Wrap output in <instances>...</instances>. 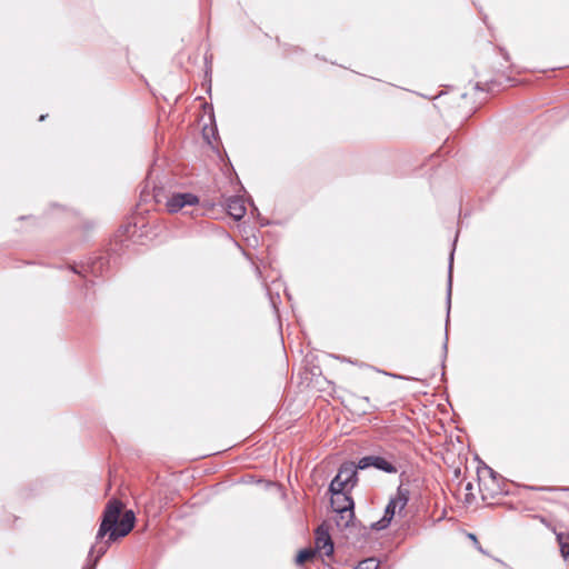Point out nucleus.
Returning <instances> with one entry per match:
<instances>
[{"label": "nucleus", "mask_w": 569, "mask_h": 569, "mask_svg": "<svg viewBox=\"0 0 569 569\" xmlns=\"http://www.w3.org/2000/svg\"><path fill=\"white\" fill-rule=\"evenodd\" d=\"M350 405L355 408V410L367 413L369 409L371 408V405L369 402V398H359V397H351L349 400Z\"/></svg>", "instance_id": "obj_8"}, {"label": "nucleus", "mask_w": 569, "mask_h": 569, "mask_svg": "<svg viewBox=\"0 0 569 569\" xmlns=\"http://www.w3.org/2000/svg\"><path fill=\"white\" fill-rule=\"evenodd\" d=\"M317 552L313 549H303L299 551L296 558L297 565H303L315 557Z\"/></svg>", "instance_id": "obj_10"}, {"label": "nucleus", "mask_w": 569, "mask_h": 569, "mask_svg": "<svg viewBox=\"0 0 569 569\" xmlns=\"http://www.w3.org/2000/svg\"><path fill=\"white\" fill-rule=\"evenodd\" d=\"M345 503H346V502H345L342 499H339L338 505L342 506V505H345Z\"/></svg>", "instance_id": "obj_14"}, {"label": "nucleus", "mask_w": 569, "mask_h": 569, "mask_svg": "<svg viewBox=\"0 0 569 569\" xmlns=\"http://www.w3.org/2000/svg\"><path fill=\"white\" fill-rule=\"evenodd\" d=\"M557 541L560 547L561 556L563 557L565 560H568L569 559V533L558 532Z\"/></svg>", "instance_id": "obj_9"}, {"label": "nucleus", "mask_w": 569, "mask_h": 569, "mask_svg": "<svg viewBox=\"0 0 569 569\" xmlns=\"http://www.w3.org/2000/svg\"><path fill=\"white\" fill-rule=\"evenodd\" d=\"M368 467H375L389 473L397 472L396 467L391 462H389L385 458L376 456L363 457L359 460V469H366Z\"/></svg>", "instance_id": "obj_6"}, {"label": "nucleus", "mask_w": 569, "mask_h": 569, "mask_svg": "<svg viewBox=\"0 0 569 569\" xmlns=\"http://www.w3.org/2000/svg\"><path fill=\"white\" fill-rule=\"evenodd\" d=\"M228 213L236 220L241 219L246 213V207L241 198H230L227 202Z\"/></svg>", "instance_id": "obj_7"}, {"label": "nucleus", "mask_w": 569, "mask_h": 569, "mask_svg": "<svg viewBox=\"0 0 569 569\" xmlns=\"http://www.w3.org/2000/svg\"><path fill=\"white\" fill-rule=\"evenodd\" d=\"M379 562L375 558H369L360 561L356 569H378Z\"/></svg>", "instance_id": "obj_11"}, {"label": "nucleus", "mask_w": 569, "mask_h": 569, "mask_svg": "<svg viewBox=\"0 0 569 569\" xmlns=\"http://www.w3.org/2000/svg\"><path fill=\"white\" fill-rule=\"evenodd\" d=\"M315 551L328 557L333 553V542L331 540L328 529L323 525L316 530Z\"/></svg>", "instance_id": "obj_5"}, {"label": "nucleus", "mask_w": 569, "mask_h": 569, "mask_svg": "<svg viewBox=\"0 0 569 569\" xmlns=\"http://www.w3.org/2000/svg\"><path fill=\"white\" fill-rule=\"evenodd\" d=\"M357 468L353 463H343L337 476L330 483L331 505L335 511L343 513L349 511L351 513L353 508L352 499L347 495L357 482Z\"/></svg>", "instance_id": "obj_2"}, {"label": "nucleus", "mask_w": 569, "mask_h": 569, "mask_svg": "<svg viewBox=\"0 0 569 569\" xmlns=\"http://www.w3.org/2000/svg\"><path fill=\"white\" fill-rule=\"evenodd\" d=\"M409 501V490L402 487L398 488L395 497H392L386 507L383 517L377 522L372 523V529L382 530L386 529L393 517L400 513Z\"/></svg>", "instance_id": "obj_3"}, {"label": "nucleus", "mask_w": 569, "mask_h": 569, "mask_svg": "<svg viewBox=\"0 0 569 569\" xmlns=\"http://www.w3.org/2000/svg\"><path fill=\"white\" fill-rule=\"evenodd\" d=\"M469 537H470V540H475V541H477V539H476V536H475V535H472V533H471V535H469Z\"/></svg>", "instance_id": "obj_13"}, {"label": "nucleus", "mask_w": 569, "mask_h": 569, "mask_svg": "<svg viewBox=\"0 0 569 569\" xmlns=\"http://www.w3.org/2000/svg\"><path fill=\"white\" fill-rule=\"evenodd\" d=\"M199 198L190 192L172 193L166 202V209L169 213H177L186 207L197 206Z\"/></svg>", "instance_id": "obj_4"}, {"label": "nucleus", "mask_w": 569, "mask_h": 569, "mask_svg": "<svg viewBox=\"0 0 569 569\" xmlns=\"http://www.w3.org/2000/svg\"><path fill=\"white\" fill-rule=\"evenodd\" d=\"M471 487H472L471 483L467 485V489H471Z\"/></svg>", "instance_id": "obj_16"}, {"label": "nucleus", "mask_w": 569, "mask_h": 569, "mask_svg": "<svg viewBox=\"0 0 569 569\" xmlns=\"http://www.w3.org/2000/svg\"><path fill=\"white\" fill-rule=\"evenodd\" d=\"M106 550H107V547H99V548L92 547L90 553L92 555V553L97 552V557L94 560V561H97L106 552Z\"/></svg>", "instance_id": "obj_12"}, {"label": "nucleus", "mask_w": 569, "mask_h": 569, "mask_svg": "<svg viewBox=\"0 0 569 569\" xmlns=\"http://www.w3.org/2000/svg\"><path fill=\"white\" fill-rule=\"evenodd\" d=\"M44 118H46V116H41L39 120H40V121H43V120H44Z\"/></svg>", "instance_id": "obj_15"}, {"label": "nucleus", "mask_w": 569, "mask_h": 569, "mask_svg": "<svg viewBox=\"0 0 569 569\" xmlns=\"http://www.w3.org/2000/svg\"><path fill=\"white\" fill-rule=\"evenodd\" d=\"M122 503L118 500L108 502L100 528L97 533V540L109 535L108 541H114L120 537L127 536L134 526V513L131 510L121 516Z\"/></svg>", "instance_id": "obj_1"}]
</instances>
